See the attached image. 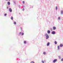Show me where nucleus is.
Returning <instances> with one entry per match:
<instances>
[{
	"label": "nucleus",
	"mask_w": 63,
	"mask_h": 63,
	"mask_svg": "<svg viewBox=\"0 0 63 63\" xmlns=\"http://www.w3.org/2000/svg\"><path fill=\"white\" fill-rule=\"evenodd\" d=\"M45 36H46V40H47V39H48V38H49V35H48L47 34H45Z\"/></svg>",
	"instance_id": "nucleus-1"
},
{
	"label": "nucleus",
	"mask_w": 63,
	"mask_h": 63,
	"mask_svg": "<svg viewBox=\"0 0 63 63\" xmlns=\"http://www.w3.org/2000/svg\"><path fill=\"white\" fill-rule=\"evenodd\" d=\"M57 61V59H55L53 61V63H55Z\"/></svg>",
	"instance_id": "nucleus-2"
},
{
	"label": "nucleus",
	"mask_w": 63,
	"mask_h": 63,
	"mask_svg": "<svg viewBox=\"0 0 63 63\" xmlns=\"http://www.w3.org/2000/svg\"><path fill=\"white\" fill-rule=\"evenodd\" d=\"M9 11L11 13L12 12V8H10L9 9Z\"/></svg>",
	"instance_id": "nucleus-3"
},
{
	"label": "nucleus",
	"mask_w": 63,
	"mask_h": 63,
	"mask_svg": "<svg viewBox=\"0 0 63 63\" xmlns=\"http://www.w3.org/2000/svg\"><path fill=\"white\" fill-rule=\"evenodd\" d=\"M52 34H55V32L54 31H52L51 33Z\"/></svg>",
	"instance_id": "nucleus-4"
},
{
	"label": "nucleus",
	"mask_w": 63,
	"mask_h": 63,
	"mask_svg": "<svg viewBox=\"0 0 63 63\" xmlns=\"http://www.w3.org/2000/svg\"><path fill=\"white\" fill-rule=\"evenodd\" d=\"M19 35H20V34H21V35L22 36L24 35V33L22 32L21 33V32H20L19 33Z\"/></svg>",
	"instance_id": "nucleus-5"
},
{
	"label": "nucleus",
	"mask_w": 63,
	"mask_h": 63,
	"mask_svg": "<svg viewBox=\"0 0 63 63\" xmlns=\"http://www.w3.org/2000/svg\"><path fill=\"white\" fill-rule=\"evenodd\" d=\"M56 28L54 26L53 27V30H55Z\"/></svg>",
	"instance_id": "nucleus-6"
},
{
	"label": "nucleus",
	"mask_w": 63,
	"mask_h": 63,
	"mask_svg": "<svg viewBox=\"0 0 63 63\" xmlns=\"http://www.w3.org/2000/svg\"><path fill=\"white\" fill-rule=\"evenodd\" d=\"M47 33L48 34H50V31L49 30H48L47 31Z\"/></svg>",
	"instance_id": "nucleus-7"
},
{
	"label": "nucleus",
	"mask_w": 63,
	"mask_h": 63,
	"mask_svg": "<svg viewBox=\"0 0 63 63\" xmlns=\"http://www.w3.org/2000/svg\"><path fill=\"white\" fill-rule=\"evenodd\" d=\"M63 45L62 44H61L60 45V47H63Z\"/></svg>",
	"instance_id": "nucleus-8"
},
{
	"label": "nucleus",
	"mask_w": 63,
	"mask_h": 63,
	"mask_svg": "<svg viewBox=\"0 0 63 63\" xmlns=\"http://www.w3.org/2000/svg\"><path fill=\"white\" fill-rule=\"evenodd\" d=\"M7 4L8 5H10V2L9 1H8L7 2Z\"/></svg>",
	"instance_id": "nucleus-9"
},
{
	"label": "nucleus",
	"mask_w": 63,
	"mask_h": 63,
	"mask_svg": "<svg viewBox=\"0 0 63 63\" xmlns=\"http://www.w3.org/2000/svg\"><path fill=\"white\" fill-rule=\"evenodd\" d=\"M49 44H50L49 42L47 44V46H48L49 45Z\"/></svg>",
	"instance_id": "nucleus-10"
},
{
	"label": "nucleus",
	"mask_w": 63,
	"mask_h": 63,
	"mask_svg": "<svg viewBox=\"0 0 63 63\" xmlns=\"http://www.w3.org/2000/svg\"><path fill=\"white\" fill-rule=\"evenodd\" d=\"M13 3H14V4H16V1L15 0H14L13 1Z\"/></svg>",
	"instance_id": "nucleus-11"
},
{
	"label": "nucleus",
	"mask_w": 63,
	"mask_h": 63,
	"mask_svg": "<svg viewBox=\"0 0 63 63\" xmlns=\"http://www.w3.org/2000/svg\"><path fill=\"white\" fill-rule=\"evenodd\" d=\"M61 15H63V11L62 10L61 11Z\"/></svg>",
	"instance_id": "nucleus-12"
},
{
	"label": "nucleus",
	"mask_w": 63,
	"mask_h": 63,
	"mask_svg": "<svg viewBox=\"0 0 63 63\" xmlns=\"http://www.w3.org/2000/svg\"><path fill=\"white\" fill-rule=\"evenodd\" d=\"M11 20H13V19H14L13 17L12 16L11 17Z\"/></svg>",
	"instance_id": "nucleus-13"
},
{
	"label": "nucleus",
	"mask_w": 63,
	"mask_h": 63,
	"mask_svg": "<svg viewBox=\"0 0 63 63\" xmlns=\"http://www.w3.org/2000/svg\"><path fill=\"white\" fill-rule=\"evenodd\" d=\"M54 43L55 45H57V42L56 41H55L54 42Z\"/></svg>",
	"instance_id": "nucleus-14"
},
{
	"label": "nucleus",
	"mask_w": 63,
	"mask_h": 63,
	"mask_svg": "<svg viewBox=\"0 0 63 63\" xmlns=\"http://www.w3.org/2000/svg\"><path fill=\"white\" fill-rule=\"evenodd\" d=\"M24 43L25 44H26V41H24Z\"/></svg>",
	"instance_id": "nucleus-15"
},
{
	"label": "nucleus",
	"mask_w": 63,
	"mask_h": 63,
	"mask_svg": "<svg viewBox=\"0 0 63 63\" xmlns=\"http://www.w3.org/2000/svg\"><path fill=\"white\" fill-rule=\"evenodd\" d=\"M43 54H44V55H45V54H46V52H44L43 53Z\"/></svg>",
	"instance_id": "nucleus-16"
},
{
	"label": "nucleus",
	"mask_w": 63,
	"mask_h": 63,
	"mask_svg": "<svg viewBox=\"0 0 63 63\" xmlns=\"http://www.w3.org/2000/svg\"><path fill=\"white\" fill-rule=\"evenodd\" d=\"M58 50H59L60 48H59V46H58Z\"/></svg>",
	"instance_id": "nucleus-17"
},
{
	"label": "nucleus",
	"mask_w": 63,
	"mask_h": 63,
	"mask_svg": "<svg viewBox=\"0 0 63 63\" xmlns=\"http://www.w3.org/2000/svg\"><path fill=\"white\" fill-rule=\"evenodd\" d=\"M14 24L16 25V22H14Z\"/></svg>",
	"instance_id": "nucleus-18"
},
{
	"label": "nucleus",
	"mask_w": 63,
	"mask_h": 63,
	"mask_svg": "<svg viewBox=\"0 0 63 63\" xmlns=\"http://www.w3.org/2000/svg\"><path fill=\"white\" fill-rule=\"evenodd\" d=\"M4 16H7V14H4Z\"/></svg>",
	"instance_id": "nucleus-19"
},
{
	"label": "nucleus",
	"mask_w": 63,
	"mask_h": 63,
	"mask_svg": "<svg viewBox=\"0 0 63 63\" xmlns=\"http://www.w3.org/2000/svg\"><path fill=\"white\" fill-rule=\"evenodd\" d=\"M58 8L57 7V6H56V10H57Z\"/></svg>",
	"instance_id": "nucleus-20"
},
{
	"label": "nucleus",
	"mask_w": 63,
	"mask_h": 63,
	"mask_svg": "<svg viewBox=\"0 0 63 63\" xmlns=\"http://www.w3.org/2000/svg\"><path fill=\"white\" fill-rule=\"evenodd\" d=\"M50 30H51V31H52L53 30L52 29V28H50Z\"/></svg>",
	"instance_id": "nucleus-21"
},
{
	"label": "nucleus",
	"mask_w": 63,
	"mask_h": 63,
	"mask_svg": "<svg viewBox=\"0 0 63 63\" xmlns=\"http://www.w3.org/2000/svg\"><path fill=\"white\" fill-rule=\"evenodd\" d=\"M41 62L42 63H45V62H44V61L43 60H42L41 61Z\"/></svg>",
	"instance_id": "nucleus-22"
},
{
	"label": "nucleus",
	"mask_w": 63,
	"mask_h": 63,
	"mask_svg": "<svg viewBox=\"0 0 63 63\" xmlns=\"http://www.w3.org/2000/svg\"><path fill=\"white\" fill-rule=\"evenodd\" d=\"M60 19H61L60 17H59L58 18V20H60Z\"/></svg>",
	"instance_id": "nucleus-23"
},
{
	"label": "nucleus",
	"mask_w": 63,
	"mask_h": 63,
	"mask_svg": "<svg viewBox=\"0 0 63 63\" xmlns=\"http://www.w3.org/2000/svg\"><path fill=\"white\" fill-rule=\"evenodd\" d=\"M31 63H35L34 61H32L31 62Z\"/></svg>",
	"instance_id": "nucleus-24"
},
{
	"label": "nucleus",
	"mask_w": 63,
	"mask_h": 63,
	"mask_svg": "<svg viewBox=\"0 0 63 63\" xmlns=\"http://www.w3.org/2000/svg\"><path fill=\"white\" fill-rule=\"evenodd\" d=\"M23 4H24L25 3V1H23Z\"/></svg>",
	"instance_id": "nucleus-25"
},
{
	"label": "nucleus",
	"mask_w": 63,
	"mask_h": 63,
	"mask_svg": "<svg viewBox=\"0 0 63 63\" xmlns=\"http://www.w3.org/2000/svg\"><path fill=\"white\" fill-rule=\"evenodd\" d=\"M59 57L60 59V58H61V56H59Z\"/></svg>",
	"instance_id": "nucleus-26"
},
{
	"label": "nucleus",
	"mask_w": 63,
	"mask_h": 63,
	"mask_svg": "<svg viewBox=\"0 0 63 63\" xmlns=\"http://www.w3.org/2000/svg\"><path fill=\"white\" fill-rule=\"evenodd\" d=\"M19 8H21V6H20V5H19Z\"/></svg>",
	"instance_id": "nucleus-27"
},
{
	"label": "nucleus",
	"mask_w": 63,
	"mask_h": 63,
	"mask_svg": "<svg viewBox=\"0 0 63 63\" xmlns=\"http://www.w3.org/2000/svg\"><path fill=\"white\" fill-rule=\"evenodd\" d=\"M61 61H63V58H62L61 59Z\"/></svg>",
	"instance_id": "nucleus-28"
},
{
	"label": "nucleus",
	"mask_w": 63,
	"mask_h": 63,
	"mask_svg": "<svg viewBox=\"0 0 63 63\" xmlns=\"http://www.w3.org/2000/svg\"><path fill=\"white\" fill-rule=\"evenodd\" d=\"M24 11V8H23V11Z\"/></svg>",
	"instance_id": "nucleus-29"
},
{
	"label": "nucleus",
	"mask_w": 63,
	"mask_h": 63,
	"mask_svg": "<svg viewBox=\"0 0 63 63\" xmlns=\"http://www.w3.org/2000/svg\"><path fill=\"white\" fill-rule=\"evenodd\" d=\"M8 8H9V7H7V9H8Z\"/></svg>",
	"instance_id": "nucleus-30"
},
{
	"label": "nucleus",
	"mask_w": 63,
	"mask_h": 63,
	"mask_svg": "<svg viewBox=\"0 0 63 63\" xmlns=\"http://www.w3.org/2000/svg\"><path fill=\"white\" fill-rule=\"evenodd\" d=\"M21 30H22V28H21Z\"/></svg>",
	"instance_id": "nucleus-31"
},
{
	"label": "nucleus",
	"mask_w": 63,
	"mask_h": 63,
	"mask_svg": "<svg viewBox=\"0 0 63 63\" xmlns=\"http://www.w3.org/2000/svg\"><path fill=\"white\" fill-rule=\"evenodd\" d=\"M11 0H8L9 1H10Z\"/></svg>",
	"instance_id": "nucleus-32"
},
{
	"label": "nucleus",
	"mask_w": 63,
	"mask_h": 63,
	"mask_svg": "<svg viewBox=\"0 0 63 63\" xmlns=\"http://www.w3.org/2000/svg\"><path fill=\"white\" fill-rule=\"evenodd\" d=\"M44 61L45 62H46V60H45Z\"/></svg>",
	"instance_id": "nucleus-33"
},
{
	"label": "nucleus",
	"mask_w": 63,
	"mask_h": 63,
	"mask_svg": "<svg viewBox=\"0 0 63 63\" xmlns=\"http://www.w3.org/2000/svg\"><path fill=\"white\" fill-rule=\"evenodd\" d=\"M6 1H8V0H5Z\"/></svg>",
	"instance_id": "nucleus-34"
}]
</instances>
